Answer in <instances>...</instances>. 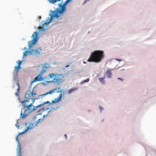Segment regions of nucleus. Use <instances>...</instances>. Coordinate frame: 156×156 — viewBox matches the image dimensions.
I'll return each mask as SVG.
<instances>
[{"label":"nucleus","instance_id":"10","mask_svg":"<svg viewBox=\"0 0 156 156\" xmlns=\"http://www.w3.org/2000/svg\"><path fill=\"white\" fill-rule=\"evenodd\" d=\"M62 96V94H60L59 95V97H58L57 98H55L54 100V101H52V102L53 103H56L58 102L59 101L61 100V98Z\"/></svg>","mask_w":156,"mask_h":156},{"label":"nucleus","instance_id":"14","mask_svg":"<svg viewBox=\"0 0 156 156\" xmlns=\"http://www.w3.org/2000/svg\"><path fill=\"white\" fill-rule=\"evenodd\" d=\"M106 74L107 76L109 78L111 77L112 76V73L110 70H107L106 71Z\"/></svg>","mask_w":156,"mask_h":156},{"label":"nucleus","instance_id":"25","mask_svg":"<svg viewBox=\"0 0 156 156\" xmlns=\"http://www.w3.org/2000/svg\"><path fill=\"white\" fill-rule=\"evenodd\" d=\"M116 60L117 61H121L122 60L121 59H116Z\"/></svg>","mask_w":156,"mask_h":156},{"label":"nucleus","instance_id":"27","mask_svg":"<svg viewBox=\"0 0 156 156\" xmlns=\"http://www.w3.org/2000/svg\"><path fill=\"white\" fill-rule=\"evenodd\" d=\"M45 110V109H44V108H43V109L42 110V111H44Z\"/></svg>","mask_w":156,"mask_h":156},{"label":"nucleus","instance_id":"9","mask_svg":"<svg viewBox=\"0 0 156 156\" xmlns=\"http://www.w3.org/2000/svg\"><path fill=\"white\" fill-rule=\"evenodd\" d=\"M34 127V125L33 123H30L29 124L28 126L27 127V129H25V131L23 132H22L21 134H23L26 131L29 129H32Z\"/></svg>","mask_w":156,"mask_h":156},{"label":"nucleus","instance_id":"6","mask_svg":"<svg viewBox=\"0 0 156 156\" xmlns=\"http://www.w3.org/2000/svg\"><path fill=\"white\" fill-rule=\"evenodd\" d=\"M18 135L16 138V140L19 142V144L18 145V148L17 149V156H22V154L21 153V146L20 145V143H19V141L18 139Z\"/></svg>","mask_w":156,"mask_h":156},{"label":"nucleus","instance_id":"5","mask_svg":"<svg viewBox=\"0 0 156 156\" xmlns=\"http://www.w3.org/2000/svg\"><path fill=\"white\" fill-rule=\"evenodd\" d=\"M38 35V33L36 32H35L33 34L32 36V37H33V39L31 41H29L28 43L30 48H31L32 45L35 44L38 41L39 39Z\"/></svg>","mask_w":156,"mask_h":156},{"label":"nucleus","instance_id":"21","mask_svg":"<svg viewBox=\"0 0 156 156\" xmlns=\"http://www.w3.org/2000/svg\"><path fill=\"white\" fill-rule=\"evenodd\" d=\"M43 119H39L37 120V122L39 123L43 121Z\"/></svg>","mask_w":156,"mask_h":156},{"label":"nucleus","instance_id":"28","mask_svg":"<svg viewBox=\"0 0 156 156\" xmlns=\"http://www.w3.org/2000/svg\"><path fill=\"white\" fill-rule=\"evenodd\" d=\"M83 63H84V64H85L86 63V62H83Z\"/></svg>","mask_w":156,"mask_h":156},{"label":"nucleus","instance_id":"22","mask_svg":"<svg viewBox=\"0 0 156 156\" xmlns=\"http://www.w3.org/2000/svg\"><path fill=\"white\" fill-rule=\"evenodd\" d=\"M104 79V78H99V80H100V81L101 82Z\"/></svg>","mask_w":156,"mask_h":156},{"label":"nucleus","instance_id":"18","mask_svg":"<svg viewBox=\"0 0 156 156\" xmlns=\"http://www.w3.org/2000/svg\"><path fill=\"white\" fill-rule=\"evenodd\" d=\"M89 79H87L86 80H85L81 82V84H83L84 83H85V82H88L89 81Z\"/></svg>","mask_w":156,"mask_h":156},{"label":"nucleus","instance_id":"24","mask_svg":"<svg viewBox=\"0 0 156 156\" xmlns=\"http://www.w3.org/2000/svg\"><path fill=\"white\" fill-rule=\"evenodd\" d=\"M117 79L119 80H121L122 81H123V79L122 78H118Z\"/></svg>","mask_w":156,"mask_h":156},{"label":"nucleus","instance_id":"2","mask_svg":"<svg viewBox=\"0 0 156 156\" xmlns=\"http://www.w3.org/2000/svg\"><path fill=\"white\" fill-rule=\"evenodd\" d=\"M72 0H66L64 3L63 5H60V4H59V5L61 7L58 8L56 9V11H52L51 16V19L49 20V21L46 22H45L44 23H43L42 24V27H39V29H42L43 27L44 26H47L51 22L53 18L54 17H55L56 18H58L59 16L58 15V14L59 13L60 14H62L63 12H64L66 10V6L67 3H68L69 2L71 1Z\"/></svg>","mask_w":156,"mask_h":156},{"label":"nucleus","instance_id":"8","mask_svg":"<svg viewBox=\"0 0 156 156\" xmlns=\"http://www.w3.org/2000/svg\"><path fill=\"white\" fill-rule=\"evenodd\" d=\"M43 78L42 77V75L39 74L37 77H36L34 79L31 81V83H33L34 82L42 81L43 80Z\"/></svg>","mask_w":156,"mask_h":156},{"label":"nucleus","instance_id":"17","mask_svg":"<svg viewBox=\"0 0 156 156\" xmlns=\"http://www.w3.org/2000/svg\"><path fill=\"white\" fill-rule=\"evenodd\" d=\"M30 52V51H28V50L25 51L23 53V56L26 57L27 56L28 54Z\"/></svg>","mask_w":156,"mask_h":156},{"label":"nucleus","instance_id":"11","mask_svg":"<svg viewBox=\"0 0 156 156\" xmlns=\"http://www.w3.org/2000/svg\"><path fill=\"white\" fill-rule=\"evenodd\" d=\"M18 73L17 71V72H13V77L14 79V80L16 81H17V83L18 82V80H17V79L18 78Z\"/></svg>","mask_w":156,"mask_h":156},{"label":"nucleus","instance_id":"4","mask_svg":"<svg viewBox=\"0 0 156 156\" xmlns=\"http://www.w3.org/2000/svg\"><path fill=\"white\" fill-rule=\"evenodd\" d=\"M64 75L62 74L51 73L47 77V80L49 82H53L59 84L64 81Z\"/></svg>","mask_w":156,"mask_h":156},{"label":"nucleus","instance_id":"12","mask_svg":"<svg viewBox=\"0 0 156 156\" xmlns=\"http://www.w3.org/2000/svg\"><path fill=\"white\" fill-rule=\"evenodd\" d=\"M16 84L18 87V88L17 89V91L15 93V94L16 96H18L19 93V91L20 90V86L19 83L18 82L16 83Z\"/></svg>","mask_w":156,"mask_h":156},{"label":"nucleus","instance_id":"23","mask_svg":"<svg viewBox=\"0 0 156 156\" xmlns=\"http://www.w3.org/2000/svg\"><path fill=\"white\" fill-rule=\"evenodd\" d=\"M17 124H18V122H17L16 124V127H17L18 129H19L20 126L19 125H17Z\"/></svg>","mask_w":156,"mask_h":156},{"label":"nucleus","instance_id":"16","mask_svg":"<svg viewBox=\"0 0 156 156\" xmlns=\"http://www.w3.org/2000/svg\"><path fill=\"white\" fill-rule=\"evenodd\" d=\"M21 68V66H15L14 67V72H17L18 73L19 71V69Z\"/></svg>","mask_w":156,"mask_h":156},{"label":"nucleus","instance_id":"13","mask_svg":"<svg viewBox=\"0 0 156 156\" xmlns=\"http://www.w3.org/2000/svg\"><path fill=\"white\" fill-rule=\"evenodd\" d=\"M47 68V67L45 66H44L43 67L42 69L40 72V75H42L44 73L46 72V69Z\"/></svg>","mask_w":156,"mask_h":156},{"label":"nucleus","instance_id":"29","mask_svg":"<svg viewBox=\"0 0 156 156\" xmlns=\"http://www.w3.org/2000/svg\"><path fill=\"white\" fill-rule=\"evenodd\" d=\"M45 30V29H43V30Z\"/></svg>","mask_w":156,"mask_h":156},{"label":"nucleus","instance_id":"15","mask_svg":"<svg viewBox=\"0 0 156 156\" xmlns=\"http://www.w3.org/2000/svg\"><path fill=\"white\" fill-rule=\"evenodd\" d=\"M50 3H51L52 4H54L55 2H59L61 1V0H48Z\"/></svg>","mask_w":156,"mask_h":156},{"label":"nucleus","instance_id":"7","mask_svg":"<svg viewBox=\"0 0 156 156\" xmlns=\"http://www.w3.org/2000/svg\"><path fill=\"white\" fill-rule=\"evenodd\" d=\"M41 48H39L37 49H36L35 50L33 49L31 50V53L35 55H38L40 54V53L41 52Z\"/></svg>","mask_w":156,"mask_h":156},{"label":"nucleus","instance_id":"19","mask_svg":"<svg viewBox=\"0 0 156 156\" xmlns=\"http://www.w3.org/2000/svg\"><path fill=\"white\" fill-rule=\"evenodd\" d=\"M18 66H21L20 65H21V63L22 62V61H20V60H18Z\"/></svg>","mask_w":156,"mask_h":156},{"label":"nucleus","instance_id":"1","mask_svg":"<svg viewBox=\"0 0 156 156\" xmlns=\"http://www.w3.org/2000/svg\"><path fill=\"white\" fill-rule=\"evenodd\" d=\"M56 90V89H55L45 94L39 95L38 98H36L35 96L37 95L36 92H34L33 91L31 92L30 90L27 91L25 95V98L27 99L21 102L23 107V110H22L21 111L20 118L24 119L30 113L36 110L39 107L44 106L46 104L50 103L49 101H47L36 106H34L33 105L35 100L39 99L40 98H42L43 96L48 94H53Z\"/></svg>","mask_w":156,"mask_h":156},{"label":"nucleus","instance_id":"30","mask_svg":"<svg viewBox=\"0 0 156 156\" xmlns=\"http://www.w3.org/2000/svg\"><path fill=\"white\" fill-rule=\"evenodd\" d=\"M26 47H25V48H24V49H26Z\"/></svg>","mask_w":156,"mask_h":156},{"label":"nucleus","instance_id":"31","mask_svg":"<svg viewBox=\"0 0 156 156\" xmlns=\"http://www.w3.org/2000/svg\"><path fill=\"white\" fill-rule=\"evenodd\" d=\"M68 66H66V67H67Z\"/></svg>","mask_w":156,"mask_h":156},{"label":"nucleus","instance_id":"3","mask_svg":"<svg viewBox=\"0 0 156 156\" xmlns=\"http://www.w3.org/2000/svg\"><path fill=\"white\" fill-rule=\"evenodd\" d=\"M104 52L102 51H95L92 52L90 58L87 60L88 62H99L104 58Z\"/></svg>","mask_w":156,"mask_h":156},{"label":"nucleus","instance_id":"20","mask_svg":"<svg viewBox=\"0 0 156 156\" xmlns=\"http://www.w3.org/2000/svg\"><path fill=\"white\" fill-rule=\"evenodd\" d=\"M75 90L74 89H72L70 90H69L68 91V93H70L71 92H72L73 91H74Z\"/></svg>","mask_w":156,"mask_h":156},{"label":"nucleus","instance_id":"26","mask_svg":"<svg viewBox=\"0 0 156 156\" xmlns=\"http://www.w3.org/2000/svg\"><path fill=\"white\" fill-rule=\"evenodd\" d=\"M64 136L66 138V139L67 138V136L66 134H65L64 135Z\"/></svg>","mask_w":156,"mask_h":156}]
</instances>
